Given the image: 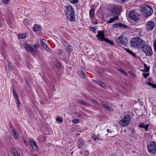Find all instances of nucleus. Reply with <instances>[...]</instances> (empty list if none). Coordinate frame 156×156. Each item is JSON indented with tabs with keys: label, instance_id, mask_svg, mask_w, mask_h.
Returning a JSON list of instances; mask_svg holds the SVG:
<instances>
[{
	"label": "nucleus",
	"instance_id": "nucleus-10",
	"mask_svg": "<svg viewBox=\"0 0 156 156\" xmlns=\"http://www.w3.org/2000/svg\"><path fill=\"white\" fill-rule=\"evenodd\" d=\"M105 34L103 31H98V34L96 35V37L98 38L99 41H105L106 38L105 37Z\"/></svg>",
	"mask_w": 156,
	"mask_h": 156
},
{
	"label": "nucleus",
	"instance_id": "nucleus-43",
	"mask_svg": "<svg viewBox=\"0 0 156 156\" xmlns=\"http://www.w3.org/2000/svg\"><path fill=\"white\" fill-rule=\"evenodd\" d=\"M38 139L39 140L41 141H42V140L43 139V138L42 136H39L38 137Z\"/></svg>",
	"mask_w": 156,
	"mask_h": 156
},
{
	"label": "nucleus",
	"instance_id": "nucleus-47",
	"mask_svg": "<svg viewBox=\"0 0 156 156\" xmlns=\"http://www.w3.org/2000/svg\"><path fill=\"white\" fill-rule=\"evenodd\" d=\"M34 47L35 48L37 49L39 48V46L38 44H36L34 46Z\"/></svg>",
	"mask_w": 156,
	"mask_h": 156
},
{
	"label": "nucleus",
	"instance_id": "nucleus-13",
	"mask_svg": "<svg viewBox=\"0 0 156 156\" xmlns=\"http://www.w3.org/2000/svg\"><path fill=\"white\" fill-rule=\"evenodd\" d=\"M154 23L152 21L148 22L146 25V28L148 30H151L153 29L154 27Z\"/></svg>",
	"mask_w": 156,
	"mask_h": 156
},
{
	"label": "nucleus",
	"instance_id": "nucleus-48",
	"mask_svg": "<svg viewBox=\"0 0 156 156\" xmlns=\"http://www.w3.org/2000/svg\"><path fill=\"white\" fill-rule=\"evenodd\" d=\"M16 100L17 103L18 104H19L20 103V101L19 99L18 98H16Z\"/></svg>",
	"mask_w": 156,
	"mask_h": 156
},
{
	"label": "nucleus",
	"instance_id": "nucleus-21",
	"mask_svg": "<svg viewBox=\"0 0 156 156\" xmlns=\"http://www.w3.org/2000/svg\"><path fill=\"white\" fill-rule=\"evenodd\" d=\"M90 17L93 18L94 16V10L93 9H91L89 11Z\"/></svg>",
	"mask_w": 156,
	"mask_h": 156
},
{
	"label": "nucleus",
	"instance_id": "nucleus-51",
	"mask_svg": "<svg viewBox=\"0 0 156 156\" xmlns=\"http://www.w3.org/2000/svg\"><path fill=\"white\" fill-rule=\"evenodd\" d=\"M24 143L25 145H27L28 144V143L25 140H24Z\"/></svg>",
	"mask_w": 156,
	"mask_h": 156
},
{
	"label": "nucleus",
	"instance_id": "nucleus-36",
	"mask_svg": "<svg viewBox=\"0 0 156 156\" xmlns=\"http://www.w3.org/2000/svg\"><path fill=\"white\" fill-rule=\"evenodd\" d=\"M144 66L145 67V71L146 72H148L149 70V67L146 66V64H144Z\"/></svg>",
	"mask_w": 156,
	"mask_h": 156
},
{
	"label": "nucleus",
	"instance_id": "nucleus-46",
	"mask_svg": "<svg viewBox=\"0 0 156 156\" xmlns=\"http://www.w3.org/2000/svg\"><path fill=\"white\" fill-rule=\"evenodd\" d=\"M78 0H73L72 2L73 4H76L78 2Z\"/></svg>",
	"mask_w": 156,
	"mask_h": 156
},
{
	"label": "nucleus",
	"instance_id": "nucleus-54",
	"mask_svg": "<svg viewBox=\"0 0 156 156\" xmlns=\"http://www.w3.org/2000/svg\"><path fill=\"white\" fill-rule=\"evenodd\" d=\"M0 27H1V24H0Z\"/></svg>",
	"mask_w": 156,
	"mask_h": 156
},
{
	"label": "nucleus",
	"instance_id": "nucleus-12",
	"mask_svg": "<svg viewBox=\"0 0 156 156\" xmlns=\"http://www.w3.org/2000/svg\"><path fill=\"white\" fill-rule=\"evenodd\" d=\"M24 47L26 50L32 53L35 52V50L33 48V47L29 44H25L24 45Z\"/></svg>",
	"mask_w": 156,
	"mask_h": 156
},
{
	"label": "nucleus",
	"instance_id": "nucleus-53",
	"mask_svg": "<svg viewBox=\"0 0 156 156\" xmlns=\"http://www.w3.org/2000/svg\"><path fill=\"white\" fill-rule=\"evenodd\" d=\"M33 156H37L36 155H33Z\"/></svg>",
	"mask_w": 156,
	"mask_h": 156
},
{
	"label": "nucleus",
	"instance_id": "nucleus-7",
	"mask_svg": "<svg viewBox=\"0 0 156 156\" xmlns=\"http://www.w3.org/2000/svg\"><path fill=\"white\" fill-rule=\"evenodd\" d=\"M130 120V115H127L124 117L123 119L119 121V123L122 126H125L129 123Z\"/></svg>",
	"mask_w": 156,
	"mask_h": 156
},
{
	"label": "nucleus",
	"instance_id": "nucleus-1",
	"mask_svg": "<svg viewBox=\"0 0 156 156\" xmlns=\"http://www.w3.org/2000/svg\"><path fill=\"white\" fill-rule=\"evenodd\" d=\"M145 43L144 41L139 37L133 38L130 41L131 45L133 47H136L137 48H141Z\"/></svg>",
	"mask_w": 156,
	"mask_h": 156
},
{
	"label": "nucleus",
	"instance_id": "nucleus-3",
	"mask_svg": "<svg viewBox=\"0 0 156 156\" xmlns=\"http://www.w3.org/2000/svg\"><path fill=\"white\" fill-rule=\"evenodd\" d=\"M142 14L147 16H151L153 12L152 9L149 6L144 5L140 7Z\"/></svg>",
	"mask_w": 156,
	"mask_h": 156
},
{
	"label": "nucleus",
	"instance_id": "nucleus-20",
	"mask_svg": "<svg viewBox=\"0 0 156 156\" xmlns=\"http://www.w3.org/2000/svg\"><path fill=\"white\" fill-rule=\"evenodd\" d=\"M112 18H111L110 20L107 22L108 23H112L115 20L118 19V17L116 16H113Z\"/></svg>",
	"mask_w": 156,
	"mask_h": 156
},
{
	"label": "nucleus",
	"instance_id": "nucleus-49",
	"mask_svg": "<svg viewBox=\"0 0 156 156\" xmlns=\"http://www.w3.org/2000/svg\"><path fill=\"white\" fill-rule=\"evenodd\" d=\"M83 101H82L81 100H78V102L80 103V104H83Z\"/></svg>",
	"mask_w": 156,
	"mask_h": 156
},
{
	"label": "nucleus",
	"instance_id": "nucleus-32",
	"mask_svg": "<svg viewBox=\"0 0 156 156\" xmlns=\"http://www.w3.org/2000/svg\"><path fill=\"white\" fill-rule=\"evenodd\" d=\"M67 50L69 52H70L71 51H72V47L71 45H69L67 47Z\"/></svg>",
	"mask_w": 156,
	"mask_h": 156
},
{
	"label": "nucleus",
	"instance_id": "nucleus-17",
	"mask_svg": "<svg viewBox=\"0 0 156 156\" xmlns=\"http://www.w3.org/2000/svg\"><path fill=\"white\" fill-rule=\"evenodd\" d=\"M44 39H42L41 40V43L43 47L47 51H49L50 49L48 47L47 45L44 42Z\"/></svg>",
	"mask_w": 156,
	"mask_h": 156
},
{
	"label": "nucleus",
	"instance_id": "nucleus-31",
	"mask_svg": "<svg viewBox=\"0 0 156 156\" xmlns=\"http://www.w3.org/2000/svg\"><path fill=\"white\" fill-rule=\"evenodd\" d=\"M56 120L58 121L60 123H61L63 121V119L61 117H58L56 118Z\"/></svg>",
	"mask_w": 156,
	"mask_h": 156
},
{
	"label": "nucleus",
	"instance_id": "nucleus-9",
	"mask_svg": "<svg viewBox=\"0 0 156 156\" xmlns=\"http://www.w3.org/2000/svg\"><path fill=\"white\" fill-rule=\"evenodd\" d=\"M116 39V41L118 44L125 45L127 43V41L125 37L121 36L117 37Z\"/></svg>",
	"mask_w": 156,
	"mask_h": 156
},
{
	"label": "nucleus",
	"instance_id": "nucleus-18",
	"mask_svg": "<svg viewBox=\"0 0 156 156\" xmlns=\"http://www.w3.org/2000/svg\"><path fill=\"white\" fill-rule=\"evenodd\" d=\"M11 130L12 133L14 134V137L17 140H18L19 138V136L17 133L16 132L14 128H11Z\"/></svg>",
	"mask_w": 156,
	"mask_h": 156
},
{
	"label": "nucleus",
	"instance_id": "nucleus-19",
	"mask_svg": "<svg viewBox=\"0 0 156 156\" xmlns=\"http://www.w3.org/2000/svg\"><path fill=\"white\" fill-rule=\"evenodd\" d=\"M40 26L38 24H35L33 27V30L36 32L38 31L40 28Z\"/></svg>",
	"mask_w": 156,
	"mask_h": 156
},
{
	"label": "nucleus",
	"instance_id": "nucleus-33",
	"mask_svg": "<svg viewBox=\"0 0 156 156\" xmlns=\"http://www.w3.org/2000/svg\"><path fill=\"white\" fill-rule=\"evenodd\" d=\"M118 69L119 71L125 75H126L127 74V73L121 68H118Z\"/></svg>",
	"mask_w": 156,
	"mask_h": 156
},
{
	"label": "nucleus",
	"instance_id": "nucleus-34",
	"mask_svg": "<svg viewBox=\"0 0 156 156\" xmlns=\"http://www.w3.org/2000/svg\"><path fill=\"white\" fill-rule=\"evenodd\" d=\"M90 30L91 31H92L93 33H96V30L94 27H90Z\"/></svg>",
	"mask_w": 156,
	"mask_h": 156
},
{
	"label": "nucleus",
	"instance_id": "nucleus-5",
	"mask_svg": "<svg viewBox=\"0 0 156 156\" xmlns=\"http://www.w3.org/2000/svg\"><path fill=\"white\" fill-rule=\"evenodd\" d=\"M122 10L121 7L118 5H114L112 8L111 16H116L118 17Z\"/></svg>",
	"mask_w": 156,
	"mask_h": 156
},
{
	"label": "nucleus",
	"instance_id": "nucleus-37",
	"mask_svg": "<svg viewBox=\"0 0 156 156\" xmlns=\"http://www.w3.org/2000/svg\"><path fill=\"white\" fill-rule=\"evenodd\" d=\"M154 49L155 51L156 52V39L155 40L154 43Z\"/></svg>",
	"mask_w": 156,
	"mask_h": 156
},
{
	"label": "nucleus",
	"instance_id": "nucleus-4",
	"mask_svg": "<svg viewBox=\"0 0 156 156\" xmlns=\"http://www.w3.org/2000/svg\"><path fill=\"white\" fill-rule=\"evenodd\" d=\"M147 149L151 156L156 155V143L154 142L149 143L147 145Z\"/></svg>",
	"mask_w": 156,
	"mask_h": 156
},
{
	"label": "nucleus",
	"instance_id": "nucleus-23",
	"mask_svg": "<svg viewBox=\"0 0 156 156\" xmlns=\"http://www.w3.org/2000/svg\"><path fill=\"white\" fill-rule=\"evenodd\" d=\"M78 147L80 149L81 147V146L83 144V141L82 140H80L78 142Z\"/></svg>",
	"mask_w": 156,
	"mask_h": 156
},
{
	"label": "nucleus",
	"instance_id": "nucleus-11",
	"mask_svg": "<svg viewBox=\"0 0 156 156\" xmlns=\"http://www.w3.org/2000/svg\"><path fill=\"white\" fill-rule=\"evenodd\" d=\"M30 144L34 150L37 151L38 147L36 143L32 139H29Z\"/></svg>",
	"mask_w": 156,
	"mask_h": 156
},
{
	"label": "nucleus",
	"instance_id": "nucleus-26",
	"mask_svg": "<svg viewBox=\"0 0 156 156\" xmlns=\"http://www.w3.org/2000/svg\"><path fill=\"white\" fill-rule=\"evenodd\" d=\"M105 41L108 43L110 44L111 45H113L114 44V43L112 42V41L109 40L107 38L106 39H105Z\"/></svg>",
	"mask_w": 156,
	"mask_h": 156
},
{
	"label": "nucleus",
	"instance_id": "nucleus-50",
	"mask_svg": "<svg viewBox=\"0 0 156 156\" xmlns=\"http://www.w3.org/2000/svg\"><path fill=\"white\" fill-rule=\"evenodd\" d=\"M131 54L134 57H136V55L135 54V53H134L133 52H132V53H131L130 54Z\"/></svg>",
	"mask_w": 156,
	"mask_h": 156
},
{
	"label": "nucleus",
	"instance_id": "nucleus-25",
	"mask_svg": "<svg viewBox=\"0 0 156 156\" xmlns=\"http://www.w3.org/2000/svg\"><path fill=\"white\" fill-rule=\"evenodd\" d=\"M147 84H148L149 85L151 86L153 88H156V84H152L151 83L147 82Z\"/></svg>",
	"mask_w": 156,
	"mask_h": 156
},
{
	"label": "nucleus",
	"instance_id": "nucleus-38",
	"mask_svg": "<svg viewBox=\"0 0 156 156\" xmlns=\"http://www.w3.org/2000/svg\"><path fill=\"white\" fill-rule=\"evenodd\" d=\"M13 154L14 156H20V155L16 151L13 152Z\"/></svg>",
	"mask_w": 156,
	"mask_h": 156
},
{
	"label": "nucleus",
	"instance_id": "nucleus-28",
	"mask_svg": "<svg viewBox=\"0 0 156 156\" xmlns=\"http://www.w3.org/2000/svg\"><path fill=\"white\" fill-rule=\"evenodd\" d=\"M72 122L74 124L78 123L79 122V120L78 119H74L72 120Z\"/></svg>",
	"mask_w": 156,
	"mask_h": 156
},
{
	"label": "nucleus",
	"instance_id": "nucleus-52",
	"mask_svg": "<svg viewBox=\"0 0 156 156\" xmlns=\"http://www.w3.org/2000/svg\"><path fill=\"white\" fill-rule=\"evenodd\" d=\"M109 129H108L107 130V132H108V133H109Z\"/></svg>",
	"mask_w": 156,
	"mask_h": 156
},
{
	"label": "nucleus",
	"instance_id": "nucleus-41",
	"mask_svg": "<svg viewBox=\"0 0 156 156\" xmlns=\"http://www.w3.org/2000/svg\"><path fill=\"white\" fill-rule=\"evenodd\" d=\"M83 105H84L85 106H88V107L90 106V105L89 104L86 103V102H85L84 101H83Z\"/></svg>",
	"mask_w": 156,
	"mask_h": 156
},
{
	"label": "nucleus",
	"instance_id": "nucleus-42",
	"mask_svg": "<svg viewBox=\"0 0 156 156\" xmlns=\"http://www.w3.org/2000/svg\"><path fill=\"white\" fill-rule=\"evenodd\" d=\"M125 50L128 53H130V54L131 53H132V51H131L129 49H126V48H125Z\"/></svg>",
	"mask_w": 156,
	"mask_h": 156
},
{
	"label": "nucleus",
	"instance_id": "nucleus-29",
	"mask_svg": "<svg viewBox=\"0 0 156 156\" xmlns=\"http://www.w3.org/2000/svg\"><path fill=\"white\" fill-rule=\"evenodd\" d=\"M18 37L19 38L23 39L26 37V36L24 34H19L18 35Z\"/></svg>",
	"mask_w": 156,
	"mask_h": 156
},
{
	"label": "nucleus",
	"instance_id": "nucleus-2",
	"mask_svg": "<svg viewBox=\"0 0 156 156\" xmlns=\"http://www.w3.org/2000/svg\"><path fill=\"white\" fill-rule=\"evenodd\" d=\"M66 9V15L67 18L69 20L73 21L75 20V15L73 9L70 5L64 6Z\"/></svg>",
	"mask_w": 156,
	"mask_h": 156
},
{
	"label": "nucleus",
	"instance_id": "nucleus-15",
	"mask_svg": "<svg viewBox=\"0 0 156 156\" xmlns=\"http://www.w3.org/2000/svg\"><path fill=\"white\" fill-rule=\"evenodd\" d=\"M113 26L115 28L119 27L121 28H124L127 27L126 26V25H125L124 24H122V23L114 24H113Z\"/></svg>",
	"mask_w": 156,
	"mask_h": 156
},
{
	"label": "nucleus",
	"instance_id": "nucleus-30",
	"mask_svg": "<svg viewBox=\"0 0 156 156\" xmlns=\"http://www.w3.org/2000/svg\"><path fill=\"white\" fill-rule=\"evenodd\" d=\"M92 138L94 140H96L98 138V137L97 136L94 134H93L92 136Z\"/></svg>",
	"mask_w": 156,
	"mask_h": 156
},
{
	"label": "nucleus",
	"instance_id": "nucleus-39",
	"mask_svg": "<svg viewBox=\"0 0 156 156\" xmlns=\"http://www.w3.org/2000/svg\"><path fill=\"white\" fill-rule=\"evenodd\" d=\"M76 115L78 118H80L81 116V114L78 112H76L75 113Z\"/></svg>",
	"mask_w": 156,
	"mask_h": 156
},
{
	"label": "nucleus",
	"instance_id": "nucleus-40",
	"mask_svg": "<svg viewBox=\"0 0 156 156\" xmlns=\"http://www.w3.org/2000/svg\"><path fill=\"white\" fill-rule=\"evenodd\" d=\"M2 1L3 3L7 4L9 2V0H2Z\"/></svg>",
	"mask_w": 156,
	"mask_h": 156
},
{
	"label": "nucleus",
	"instance_id": "nucleus-35",
	"mask_svg": "<svg viewBox=\"0 0 156 156\" xmlns=\"http://www.w3.org/2000/svg\"><path fill=\"white\" fill-rule=\"evenodd\" d=\"M12 93L14 98H18V96L16 92L14 90H13L12 91Z\"/></svg>",
	"mask_w": 156,
	"mask_h": 156
},
{
	"label": "nucleus",
	"instance_id": "nucleus-44",
	"mask_svg": "<svg viewBox=\"0 0 156 156\" xmlns=\"http://www.w3.org/2000/svg\"><path fill=\"white\" fill-rule=\"evenodd\" d=\"M143 75L145 78H147L149 76L148 73H143Z\"/></svg>",
	"mask_w": 156,
	"mask_h": 156
},
{
	"label": "nucleus",
	"instance_id": "nucleus-45",
	"mask_svg": "<svg viewBox=\"0 0 156 156\" xmlns=\"http://www.w3.org/2000/svg\"><path fill=\"white\" fill-rule=\"evenodd\" d=\"M90 101H91V102H92L94 103L95 104H97V101L94 100L92 99H90Z\"/></svg>",
	"mask_w": 156,
	"mask_h": 156
},
{
	"label": "nucleus",
	"instance_id": "nucleus-27",
	"mask_svg": "<svg viewBox=\"0 0 156 156\" xmlns=\"http://www.w3.org/2000/svg\"><path fill=\"white\" fill-rule=\"evenodd\" d=\"M8 67L9 70H11L12 69V63L11 62H8Z\"/></svg>",
	"mask_w": 156,
	"mask_h": 156
},
{
	"label": "nucleus",
	"instance_id": "nucleus-16",
	"mask_svg": "<svg viewBox=\"0 0 156 156\" xmlns=\"http://www.w3.org/2000/svg\"><path fill=\"white\" fill-rule=\"evenodd\" d=\"M101 103L103 107L104 108L106 109L107 110L110 111H113V108H112L110 107L109 106L105 104V102L104 101H101Z\"/></svg>",
	"mask_w": 156,
	"mask_h": 156
},
{
	"label": "nucleus",
	"instance_id": "nucleus-24",
	"mask_svg": "<svg viewBox=\"0 0 156 156\" xmlns=\"http://www.w3.org/2000/svg\"><path fill=\"white\" fill-rule=\"evenodd\" d=\"M78 73L81 77L82 78H85V75L83 72L81 71H80L78 72Z\"/></svg>",
	"mask_w": 156,
	"mask_h": 156
},
{
	"label": "nucleus",
	"instance_id": "nucleus-14",
	"mask_svg": "<svg viewBox=\"0 0 156 156\" xmlns=\"http://www.w3.org/2000/svg\"><path fill=\"white\" fill-rule=\"evenodd\" d=\"M93 82L95 83H97L101 87L106 89L107 88V86L105 84L99 80H93Z\"/></svg>",
	"mask_w": 156,
	"mask_h": 156
},
{
	"label": "nucleus",
	"instance_id": "nucleus-22",
	"mask_svg": "<svg viewBox=\"0 0 156 156\" xmlns=\"http://www.w3.org/2000/svg\"><path fill=\"white\" fill-rule=\"evenodd\" d=\"M139 126L140 128H144L145 130L147 131L148 128V125H147L145 126L144 123H141L139 124Z\"/></svg>",
	"mask_w": 156,
	"mask_h": 156
},
{
	"label": "nucleus",
	"instance_id": "nucleus-8",
	"mask_svg": "<svg viewBox=\"0 0 156 156\" xmlns=\"http://www.w3.org/2000/svg\"><path fill=\"white\" fill-rule=\"evenodd\" d=\"M129 17L132 20H133L135 22L138 20L140 18L138 15L133 10H131L129 12Z\"/></svg>",
	"mask_w": 156,
	"mask_h": 156
},
{
	"label": "nucleus",
	"instance_id": "nucleus-6",
	"mask_svg": "<svg viewBox=\"0 0 156 156\" xmlns=\"http://www.w3.org/2000/svg\"><path fill=\"white\" fill-rule=\"evenodd\" d=\"M141 49L142 51L148 56H151L152 54V51L151 47L147 45L144 44L141 47Z\"/></svg>",
	"mask_w": 156,
	"mask_h": 156
}]
</instances>
